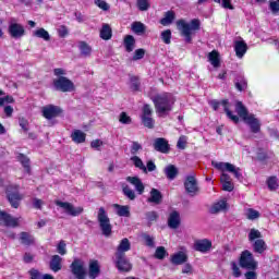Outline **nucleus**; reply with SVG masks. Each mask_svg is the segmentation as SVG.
Wrapping results in <instances>:
<instances>
[{
	"label": "nucleus",
	"mask_w": 279,
	"mask_h": 279,
	"mask_svg": "<svg viewBox=\"0 0 279 279\" xmlns=\"http://www.w3.org/2000/svg\"><path fill=\"white\" fill-rule=\"evenodd\" d=\"M35 38H41L46 43H49L51 40V35H49V32L45 28H38L37 31L34 32Z\"/></svg>",
	"instance_id": "nucleus-41"
},
{
	"label": "nucleus",
	"mask_w": 279,
	"mask_h": 279,
	"mask_svg": "<svg viewBox=\"0 0 279 279\" xmlns=\"http://www.w3.org/2000/svg\"><path fill=\"white\" fill-rule=\"evenodd\" d=\"M113 208H116L118 217H131L132 215L128 205L114 204Z\"/></svg>",
	"instance_id": "nucleus-34"
},
{
	"label": "nucleus",
	"mask_w": 279,
	"mask_h": 279,
	"mask_svg": "<svg viewBox=\"0 0 279 279\" xmlns=\"http://www.w3.org/2000/svg\"><path fill=\"white\" fill-rule=\"evenodd\" d=\"M136 5L141 12H147L149 10V0H137Z\"/></svg>",
	"instance_id": "nucleus-50"
},
{
	"label": "nucleus",
	"mask_w": 279,
	"mask_h": 279,
	"mask_svg": "<svg viewBox=\"0 0 279 279\" xmlns=\"http://www.w3.org/2000/svg\"><path fill=\"white\" fill-rule=\"evenodd\" d=\"M54 204L56 206L63 208L66 215H70L71 217H80V215L84 213V207H75L69 202L56 201Z\"/></svg>",
	"instance_id": "nucleus-10"
},
{
	"label": "nucleus",
	"mask_w": 279,
	"mask_h": 279,
	"mask_svg": "<svg viewBox=\"0 0 279 279\" xmlns=\"http://www.w3.org/2000/svg\"><path fill=\"white\" fill-rule=\"evenodd\" d=\"M231 269L233 271L234 278H241V269L239 268V265L235 264V262L231 263Z\"/></svg>",
	"instance_id": "nucleus-61"
},
{
	"label": "nucleus",
	"mask_w": 279,
	"mask_h": 279,
	"mask_svg": "<svg viewBox=\"0 0 279 279\" xmlns=\"http://www.w3.org/2000/svg\"><path fill=\"white\" fill-rule=\"evenodd\" d=\"M170 262L172 265H184V263L189 262V255L182 251H179L178 253L171 255Z\"/></svg>",
	"instance_id": "nucleus-22"
},
{
	"label": "nucleus",
	"mask_w": 279,
	"mask_h": 279,
	"mask_svg": "<svg viewBox=\"0 0 279 279\" xmlns=\"http://www.w3.org/2000/svg\"><path fill=\"white\" fill-rule=\"evenodd\" d=\"M23 194L19 192V185L9 186L7 189V199L12 208H19L21 202H23Z\"/></svg>",
	"instance_id": "nucleus-7"
},
{
	"label": "nucleus",
	"mask_w": 279,
	"mask_h": 279,
	"mask_svg": "<svg viewBox=\"0 0 279 279\" xmlns=\"http://www.w3.org/2000/svg\"><path fill=\"white\" fill-rule=\"evenodd\" d=\"M49 268L54 274H58V271H61L62 270V257H60V255H52L50 263H49Z\"/></svg>",
	"instance_id": "nucleus-27"
},
{
	"label": "nucleus",
	"mask_w": 279,
	"mask_h": 279,
	"mask_svg": "<svg viewBox=\"0 0 279 279\" xmlns=\"http://www.w3.org/2000/svg\"><path fill=\"white\" fill-rule=\"evenodd\" d=\"M132 250V244L128 238H123L119 245L117 246L114 255H125V252H130Z\"/></svg>",
	"instance_id": "nucleus-23"
},
{
	"label": "nucleus",
	"mask_w": 279,
	"mask_h": 279,
	"mask_svg": "<svg viewBox=\"0 0 279 279\" xmlns=\"http://www.w3.org/2000/svg\"><path fill=\"white\" fill-rule=\"evenodd\" d=\"M114 265L122 274L132 271V263L126 255H114Z\"/></svg>",
	"instance_id": "nucleus-11"
},
{
	"label": "nucleus",
	"mask_w": 279,
	"mask_h": 279,
	"mask_svg": "<svg viewBox=\"0 0 279 279\" xmlns=\"http://www.w3.org/2000/svg\"><path fill=\"white\" fill-rule=\"evenodd\" d=\"M208 60L215 69H219V66H221V59L219 58V51L213 50L211 52H209Z\"/></svg>",
	"instance_id": "nucleus-33"
},
{
	"label": "nucleus",
	"mask_w": 279,
	"mask_h": 279,
	"mask_svg": "<svg viewBox=\"0 0 279 279\" xmlns=\"http://www.w3.org/2000/svg\"><path fill=\"white\" fill-rule=\"evenodd\" d=\"M141 149H143V146L141 144H138V142L132 143L131 154H133V156H135V154H138V151H141Z\"/></svg>",
	"instance_id": "nucleus-63"
},
{
	"label": "nucleus",
	"mask_w": 279,
	"mask_h": 279,
	"mask_svg": "<svg viewBox=\"0 0 279 279\" xmlns=\"http://www.w3.org/2000/svg\"><path fill=\"white\" fill-rule=\"evenodd\" d=\"M267 186L270 191H276L278 189V178L269 177L267 180Z\"/></svg>",
	"instance_id": "nucleus-49"
},
{
	"label": "nucleus",
	"mask_w": 279,
	"mask_h": 279,
	"mask_svg": "<svg viewBox=\"0 0 279 279\" xmlns=\"http://www.w3.org/2000/svg\"><path fill=\"white\" fill-rule=\"evenodd\" d=\"M119 121L123 124V125H130V123H132V118L130 116H128V113L125 111H122L120 113L119 117Z\"/></svg>",
	"instance_id": "nucleus-53"
},
{
	"label": "nucleus",
	"mask_w": 279,
	"mask_h": 279,
	"mask_svg": "<svg viewBox=\"0 0 279 279\" xmlns=\"http://www.w3.org/2000/svg\"><path fill=\"white\" fill-rule=\"evenodd\" d=\"M213 167H215V169H218V171H228V165H230V162H217V161H213L211 162Z\"/></svg>",
	"instance_id": "nucleus-59"
},
{
	"label": "nucleus",
	"mask_w": 279,
	"mask_h": 279,
	"mask_svg": "<svg viewBox=\"0 0 279 279\" xmlns=\"http://www.w3.org/2000/svg\"><path fill=\"white\" fill-rule=\"evenodd\" d=\"M56 90L60 93H73L75 90V83L66 76H60L52 81Z\"/></svg>",
	"instance_id": "nucleus-6"
},
{
	"label": "nucleus",
	"mask_w": 279,
	"mask_h": 279,
	"mask_svg": "<svg viewBox=\"0 0 279 279\" xmlns=\"http://www.w3.org/2000/svg\"><path fill=\"white\" fill-rule=\"evenodd\" d=\"M28 276L29 279H43L45 275H43V272L36 268H31L28 270Z\"/></svg>",
	"instance_id": "nucleus-51"
},
{
	"label": "nucleus",
	"mask_w": 279,
	"mask_h": 279,
	"mask_svg": "<svg viewBox=\"0 0 279 279\" xmlns=\"http://www.w3.org/2000/svg\"><path fill=\"white\" fill-rule=\"evenodd\" d=\"M258 239H263V233H260L258 229H251L248 232V241L254 243L255 241H258Z\"/></svg>",
	"instance_id": "nucleus-46"
},
{
	"label": "nucleus",
	"mask_w": 279,
	"mask_h": 279,
	"mask_svg": "<svg viewBox=\"0 0 279 279\" xmlns=\"http://www.w3.org/2000/svg\"><path fill=\"white\" fill-rule=\"evenodd\" d=\"M234 86L239 93H243L247 88V80L243 76H238L234 81Z\"/></svg>",
	"instance_id": "nucleus-39"
},
{
	"label": "nucleus",
	"mask_w": 279,
	"mask_h": 279,
	"mask_svg": "<svg viewBox=\"0 0 279 279\" xmlns=\"http://www.w3.org/2000/svg\"><path fill=\"white\" fill-rule=\"evenodd\" d=\"M131 160L133 161V165L136 167V169H141V171L147 173V167H145V163H143V159H141V157L133 156L131 157Z\"/></svg>",
	"instance_id": "nucleus-44"
},
{
	"label": "nucleus",
	"mask_w": 279,
	"mask_h": 279,
	"mask_svg": "<svg viewBox=\"0 0 279 279\" xmlns=\"http://www.w3.org/2000/svg\"><path fill=\"white\" fill-rule=\"evenodd\" d=\"M100 38L102 40H110L112 38V27H110V24H102Z\"/></svg>",
	"instance_id": "nucleus-36"
},
{
	"label": "nucleus",
	"mask_w": 279,
	"mask_h": 279,
	"mask_svg": "<svg viewBox=\"0 0 279 279\" xmlns=\"http://www.w3.org/2000/svg\"><path fill=\"white\" fill-rule=\"evenodd\" d=\"M260 217V213L254 208H248L246 210V219L250 221H254L255 219H258Z\"/></svg>",
	"instance_id": "nucleus-47"
},
{
	"label": "nucleus",
	"mask_w": 279,
	"mask_h": 279,
	"mask_svg": "<svg viewBox=\"0 0 279 279\" xmlns=\"http://www.w3.org/2000/svg\"><path fill=\"white\" fill-rule=\"evenodd\" d=\"M17 161L22 165L23 169L28 175H32V166L29 157H27L25 154L20 153L17 155Z\"/></svg>",
	"instance_id": "nucleus-26"
},
{
	"label": "nucleus",
	"mask_w": 279,
	"mask_h": 279,
	"mask_svg": "<svg viewBox=\"0 0 279 279\" xmlns=\"http://www.w3.org/2000/svg\"><path fill=\"white\" fill-rule=\"evenodd\" d=\"M145 217L148 221V223H154V221H158V213L157 211H148L145 214Z\"/></svg>",
	"instance_id": "nucleus-56"
},
{
	"label": "nucleus",
	"mask_w": 279,
	"mask_h": 279,
	"mask_svg": "<svg viewBox=\"0 0 279 279\" xmlns=\"http://www.w3.org/2000/svg\"><path fill=\"white\" fill-rule=\"evenodd\" d=\"M57 252L61 256H64L66 254V242L64 240H61L57 245Z\"/></svg>",
	"instance_id": "nucleus-57"
},
{
	"label": "nucleus",
	"mask_w": 279,
	"mask_h": 279,
	"mask_svg": "<svg viewBox=\"0 0 279 279\" xmlns=\"http://www.w3.org/2000/svg\"><path fill=\"white\" fill-rule=\"evenodd\" d=\"M96 5L100 8V10H104L105 12H108L110 10V5L105 0H96Z\"/></svg>",
	"instance_id": "nucleus-60"
},
{
	"label": "nucleus",
	"mask_w": 279,
	"mask_h": 279,
	"mask_svg": "<svg viewBox=\"0 0 279 279\" xmlns=\"http://www.w3.org/2000/svg\"><path fill=\"white\" fill-rule=\"evenodd\" d=\"M161 40L165 45H171V29L161 32Z\"/></svg>",
	"instance_id": "nucleus-52"
},
{
	"label": "nucleus",
	"mask_w": 279,
	"mask_h": 279,
	"mask_svg": "<svg viewBox=\"0 0 279 279\" xmlns=\"http://www.w3.org/2000/svg\"><path fill=\"white\" fill-rule=\"evenodd\" d=\"M180 223H181L180 213L178 210H173L172 213H170L168 217V226L172 230H178V228H180Z\"/></svg>",
	"instance_id": "nucleus-21"
},
{
	"label": "nucleus",
	"mask_w": 279,
	"mask_h": 279,
	"mask_svg": "<svg viewBox=\"0 0 279 279\" xmlns=\"http://www.w3.org/2000/svg\"><path fill=\"white\" fill-rule=\"evenodd\" d=\"M184 189L187 195L195 197L199 193V185L197 184V179L195 175H187L184 181Z\"/></svg>",
	"instance_id": "nucleus-14"
},
{
	"label": "nucleus",
	"mask_w": 279,
	"mask_h": 279,
	"mask_svg": "<svg viewBox=\"0 0 279 279\" xmlns=\"http://www.w3.org/2000/svg\"><path fill=\"white\" fill-rule=\"evenodd\" d=\"M175 21V11L170 10L165 13V16L160 20V24L163 26L171 25Z\"/></svg>",
	"instance_id": "nucleus-37"
},
{
	"label": "nucleus",
	"mask_w": 279,
	"mask_h": 279,
	"mask_svg": "<svg viewBox=\"0 0 279 279\" xmlns=\"http://www.w3.org/2000/svg\"><path fill=\"white\" fill-rule=\"evenodd\" d=\"M123 46L126 53H132L136 47V39L132 35H125L123 39Z\"/></svg>",
	"instance_id": "nucleus-28"
},
{
	"label": "nucleus",
	"mask_w": 279,
	"mask_h": 279,
	"mask_svg": "<svg viewBox=\"0 0 279 279\" xmlns=\"http://www.w3.org/2000/svg\"><path fill=\"white\" fill-rule=\"evenodd\" d=\"M70 269L76 279H86V268L82 259L75 258L70 265Z\"/></svg>",
	"instance_id": "nucleus-12"
},
{
	"label": "nucleus",
	"mask_w": 279,
	"mask_h": 279,
	"mask_svg": "<svg viewBox=\"0 0 279 279\" xmlns=\"http://www.w3.org/2000/svg\"><path fill=\"white\" fill-rule=\"evenodd\" d=\"M145 58V49L138 48L134 51L133 60L136 62L137 60H143Z\"/></svg>",
	"instance_id": "nucleus-58"
},
{
	"label": "nucleus",
	"mask_w": 279,
	"mask_h": 279,
	"mask_svg": "<svg viewBox=\"0 0 279 279\" xmlns=\"http://www.w3.org/2000/svg\"><path fill=\"white\" fill-rule=\"evenodd\" d=\"M209 106L215 112H217L219 107L222 106L225 114H227L230 121L236 124L241 121L240 119H242V121H244V123L250 126L252 134H258V132H260V120H258L254 113L250 114V111L247 110V107L243 105V101H235V112L238 116L234 114L232 110H230L232 105H230L229 99H222L221 101L213 99L209 101Z\"/></svg>",
	"instance_id": "nucleus-1"
},
{
	"label": "nucleus",
	"mask_w": 279,
	"mask_h": 279,
	"mask_svg": "<svg viewBox=\"0 0 279 279\" xmlns=\"http://www.w3.org/2000/svg\"><path fill=\"white\" fill-rule=\"evenodd\" d=\"M148 204H156L157 206L162 204V192L153 187L150 190V196L147 198Z\"/></svg>",
	"instance_id": "nucleus-24"
},
{
	"label": "nucleus",
	"mask_w": 279,
	"mask_h": 279,
	"mask_svg": "<svg viewBox=\"0 0 279 279\" xmlns=\"http://www.w3.org/2000/svg\"><path fill=\"white\" fill-rule=\"evenodd\" d=\"M153 104L155 106V110L157 114H169L171 110H173V105L175 100L173 99V95L169 93L157 94L153 98Z\"/></svg>",
	"instance_id": "nucleus-2"
},
{
	"label": "nucleus",
	"mask_w": 279,
	"mask_h": 279,
	"mask_svg": "<svg viewBox=\"0 0 279 279\" xmlns=\"http://www.w3.org/2000/svg\"><path fill=\"white\" fill-rule=\"evenodd\" d=\"M78 49H80L81 56H83V58H90V56L93 53V47H90V45H88V43L80 41Z\"/></svg>",
	"instance_id": "nucleus-32"
},
{
	"label": "nucleus",
	"mask_w": 279,
	"mask_h": 279,
	"mask_svg": "<svg viewBox=\"0 0 279 279\" xmlns=\"http://www.w3.org/2000/svg\"><path fill=\"white\" fill-rule=\"evenodd\" d=\"M226 208H228V202L219 201L218 203H215L211 206L210 213H211V215H217V213H221V210H226Z\"/></svg>",
	"instance_id": "nucleus-38"
},
{
	"label": "nucleus",
	"mask_w": 279,
	"mask_h": 279,
	"mask_svg": "<svg viewBox=\"0 0 279 279\" xmlns=\"http://www.w3.org/2000/svg\"><path fill=\"white\" fill-rule=\"evenodd\" d=\"M71 138L73 143H76V145L86 143V133L82 130H74L71 134Z\"/></svg>",
	"instance_id": "nucleus-30"
},
{
	"label": "nucleus",
	"mask_w": 279,
	"mask_h": 279,
	"mask_svg": "<svg viewBox=\"0 0 279 279\" xmlns=\"http://www.w3.org/2000/svg\"><path fill=\"white\" fill-rule=\"evenodd\" d=\"M153 147L155 151H159V154H169V151H171V145H169V141L165 137L155 138Z\"/></svg>",
	"instance_id": "nucleus-15"
},
{
	"label": "nucleus",
	"mask_w": 279,
	"mask_h": 279,
	"mask_svg": "<svg viewBox=\"0 0 279 279\" xmlns=\"http://www.w3.org/2000/svg\"><path fill=\"white\" fill-rule=\"evenodd\" d=\"M122 193L131 201L136 199V194L134 193V190L130 189V186L128 185L122 187Z\"/></svg>",
	"instance_id": "nucleus-48"
},
{
	"label": "nucleus",
	"mask_w": 279,
	"mask_h": 279,
	"mask_svg": "<svg viewBox=\"0 0 279 279\" xmlns=\"http://www.w3.org/2000/svg\"><path fill=\"white\" fill-rule=\"evenodd\" d=\"M165 174L168 180H175V178H178V168L173 165H169L165 168Z\"/></svg>",
	"instance_id": "nucleus-40"
},
{
	"label": "nucleus",
	"mask_w": 279,
	"mask_h": 279,
	"mask_svg": "<svg viewBox=\"0 0 279 279\" xmlns=\"http://www.w3.org/2000/svg\"><path fill=\"white\" fill-rule=\"evenodd\" d=\"M153 114L154 109H151V105L145 104L142 108L141 119L144 128H147L148 130H154V128L156 126V120L151 118Z\"/></svg>",
	"instance_id": "nucleus-8"
},
{
	"label": "nucleus",
	"mask_w": 279,
	"mask_h": 279,
	"mask_svg": "<svg viewBox=\"0 0 279 279\" xmlns=\"http://www.w3.org/2000/svg\"><path fill=\"white\" fill-rule=\"evenodd\" d=\"M269 156V149L268 148H263V147H257L255 151V160L257 162H262V165H267L270 160Z\"/></svg>",
	"instance_id": "nucleus-18"
},
{
	"label": "nucleus",
	"mask_w": 279,
	"mask_h": 279,
	"mask_svg": "<svg viewBox=\"0 0 279 279\" xmlns=\"http://www.w3.org/2000/svg\"><path fill=\"white\" fill-rule=\"evenodd\" d=\"M59 38H66L69 36V28L64 25L60 26L58 29Z\"/></svg>",
	"instance_id": "nucleus-62"
},
{
	"label": "nucleus",
	"mask_w": 279,
	"mask_h": 279,
	"mask_svg": "<svg viewBox=\"0 0 279 279\" xmlns=\"http://www.w3.org/2000/svg\"><path fill=\"white\" fill-rule=\"evenodd\" d=\"M131 29L137 36H143V34L147 32V27L145 26V24H143V22H133L131 25Z\"/></svg>",
	"instance_id": "nucleus-35"
},
{
	"label": "nucleus",
	"mask_w": 279,
	"mask_h": 279,
	"mask_svg": "<svg viewBox=\"0 0 279 279\" xmlns=\"http://www.w3.org/2000/svg\"><path fill=\"white\" fill-rule=\"evenodd\" d=\"M143 239H144L145 245H146L147 247H155V246H156V242H155V240H154V236H151V235H149V234H147V233H144V234H143Z\"/></svg>",
	"instance_id": "nucleus-54"
},
{
	"label": "nucleus",
	"mask_w": 279,
	"mask_h": 279,
	"mask_svg": "<svg viewBox=\"0 0 279 279\" xmlns=\"http://www.w3.org/2000/svg\"><path fill=\"white\" fill-rule=\"evenodd\" d=\"M252 247L255 254H264L267 250V243L265 242V240L258 239L253 242Z\"/></svg>",
	"instance_id": "nucleus-31"
},
{
	"label": "nucleus",
	"mask_w": 279,
	"mask_h": 279,
	"mask_svg": "<svg viewBox=\"0 0 279 279\" xmlns=\"http://www.w3.org/2000/svg\"><path fill=\"white\" fill-rule=\"evenodd\" d=\"M126 182L135 186V191H137L138 195H143L145 193V184L138 177H126Z\"/></svg>",
	"instance_id": "nucleus-20"
},
{
	"label": "nucleus",
	"mask_w": 279,
	"mask_h": 279,
	"mask_svg": "<svg viewBox=\"0 0 279 279\" xmlns=\"http://www.w3.org/2000/svg\"><path fill=\"white\" fill-rule=\"evenodd\" d=\"M227 171H229V173H233L236 180H241V178H243V174L241 173V168H236L232 163H227Z\"/></svg>",
	"instance_id": "nucleus-45"
},
{
	"label": "nucleus",
	"mask_w": 279,
	"mask_h": 279,
	"mask_svg": "<svg viewBox=\"0 0 279 279\" xmlns=\"http://www.w3.org/2000/svg\"><path fill=\"white\" fill-rule=\"evenodd\" d=\"M269 9L271 10V12L274 14H276V12H279V0H277V1H269Z\"/></svg>",
	"instance_id": "nucleus-64"
},
{
	"label": "nucleus",
	"mask_w": 279,
	"mask_h": 279,
	"mask_svg": "<svg viewBox=\"0 0 279 279\" xmlns=\"http://www.w3.org/2000/svg\"><path fill=\"white\" fill-rule=\"evenodd\" d=\"M194 251L201 252V254H207L209 250H213V241L208 239H202L194 241Z\"/></svg>",
	"instance_id": "nucleus-17"
},
{
	"label": "nucleus",
	"mask_w": 279,
	"mask_h": 279,
	"mask_svg": "<svg viewBox=\"0 0 279 279\" xmlns=\"http://www.w3.org/2000/svg\"><path fill=\"white\" fill-rule=\"evenodd\" d=\"M130 82H131V90L133 93H140V90H141V78L136 75H132L130 77Z\"/></svg>",
	"instance_id": "nucleus-43"
},
{
	"label": "nucleus",
	"mask_w": 279,
	"mask_h": 279,
	"mask_svg": "<svg viewBox=\"0 0 279 279\" xmlns=\"http://www.w3.org/2000/svg\"><path fill=\"white\" fill-rule=\"evenodd\" d=\"M20 221L21 217L14 218L4 210L0 211V226H4L5 228H19V226H21Z\"/></svg>",
	"instance_id": "nucleus-13"
},
{
	"label": "nucleus",
	"mask_w": 279,
	"mask_h": 279,
	"mask_svg": "<svg viewBox=\"0 0 279 279\" xmlns=\"http://www.w3.org/2000/svg\"><path fill=\"white\" fill-rule=\"evenodd\" d=\"M9 34L11 38H23V36H25V27H23L21 23L11 21L9 23Z\"/></svg>",
	"instance_id": "nucleus-16"
},
{
	"label": "nucleus",
	"mask_w": 279,
	"mask_h": 279,
	"mask_svg": "<svg viewBox=\"0 0 279 279\" xmlns=\"http://www.w3.org/2000/svg\"><path fill=\"white\" fill-rule=\"evenodd\" d=\"M97 220L102 236H106V239H110V236H112V223H110V218L108 217L106 208L100 207L98 209Z\"/></svg>",
	"instance_id": "nucleus-4"
},
{
	"label": "nucleus",
	"mask_w": 279,
	"mask_h": 279,
	"mask_svg": "<svg viewBox=\"0 0 279 279\" xmlns=\"http://www.w3.org/2000/svg\"><path fill=\"white\" fill-rule=\"evenodd\" d=\"M63 112L62 108L56 105H47L41 108V114L44 119H47L48 121L57 119V117H60Z\"/></svg>",
	"instance_id": "nucleus-9"
},
{
	"label": "nucleus",
	"mask_w": 279,
	"mask_h": 279,
	"mask_svg": "<svg viewBox=\"0 0 279 279\" xmlns=\"http://www.w3.org/2000/svg\"><path fill=\"white\" fill-rule=\"evenodd\" d=\"M20 241H21L22 245H25L26 247H29L36 243L34 235H32L29 232H25V231H22L20 233Z\"/></svg>",
	"instance_id": "nucleus-29"
},
{
	"label": "nucleus",
	"mask_w": 279,
	"mask_h": 279,
	"mask_svg": "<svg viewBox=\"0 0 279 279\" xmlns=\"http://www.w3.org/2000/svg\"><path fill=\"white\" fill-rule=\"evenodd\" d=\"M239 264L242 269H250L251 271H255L258 267V263L254 259V254L248 250L241 253Z\"/></svg>",
	"instance_id": "nucleus-5"
},
{
	"label": "nucleus",
	"mask_w": 279,
	"mask_h": 279,
	"mask_svg": "<svg viewBox=\"0 0 279 279\" xmlns=\"http://www.w3.org/2000/svg\"><path fill=\"white\" fill-rule=\"evenodd\" d=\"M177 25L181 27V36H184L187 45L193 43V32H199V29H202V22H199V19H193L190 23L185 20H179Z\"/></svg>",
	"instance_id": "nucleus-3"
},
{
	"label": "nucleus",
	"mask_w": 279,
	"mask_h": 279,
	"mask_svg": "<svg viewBox=\"0 0 279 279\" xmlns=\"http://www.w3.org/2000/svg\"><path fill=\"white\" fill-rule=\"evenodd\" d=\"M234 51L238 58H243V56L247 53V44L245 43V40H235Z\"/></svg>",
	"instance_id": "nucleus-25"
},
{
	"label": "nucleus",
	"mask_w": 279,
	"mask_h": 279,
	"mask_svg": "<svg viewBox=\"0 0 279 279\" xmlns=\"http://www.w3.org/2000/svg\"><path fill=\"white\" fill-rule=\"evenodd\" d=\"M19 125L22 128L23 132L27 134L29 132V121L25 118H19Z\"/></svg>",
	"instance_id": "nucleus-55"
},
{
	"label": "nucleus",
	"mask_w": 279,
	"mask_h": 279,
	"mask_svg": "<svg viewBox=\"0 0 279 279\" xmlns=\"http://www.w3.org/2000/svg\"><path fill=\"white\" fill-rule=\"evenodd\" d=\"M169 256V253L167 252V248L165 246H158L155 251L154 258L157 260H165Z\"/></svg>",
	"instance_id": "nucleus-42"
},
{
	"label": "nucleus",
	"mask_w": 279,
	"mask_h": 279,
	"mask_svg": "<svg viewBox=\"0 0 279 279\" xmlns=\"http://www.w3.org/2000/svg\"><path fill=\"white\" fill-rule=\"evenodd\" d=\"M101 274V266H99V260L93 259L89 262L88 276L90 279L99 278Z\"/></svg>",
	"instance_id": "nucleus-19"
}]
</instances>
